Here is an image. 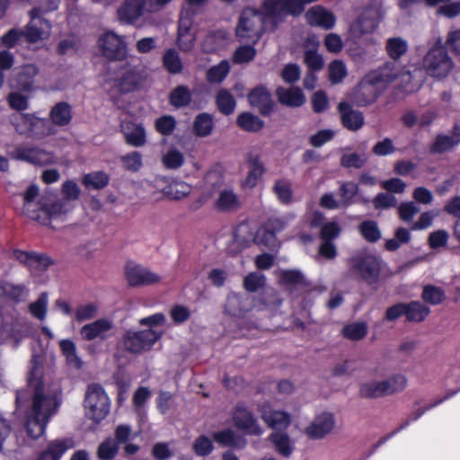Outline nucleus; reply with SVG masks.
I'll return each instance as SVG.
<instances>
[{
    "label": "nucleus",
    "instance_id": "57",
    "mask_svg": "<svg viewBox=\"0 0 460 460\" xmlns=\"http://www.w3.org/2000/svg\"><path fill=\"white\" fill-rule=\"evenodd\" d=\"M229 72V65L222 61L218 65L210 67L207 72V80L212 84L221 83Z\"/></svg>",
    "mask_w": 460,
    "mask_h": 460
},
{
    "label": "nucleus",
    "instance_id": "18",
    "mask_svg": "<svg viewBox=\"0 0 460 460\" xmlns=\"http://www.w3.org/2000/svg\"><path fill=\"white\" fill-rule=\"evenodd\" d=\"M403 73V66L399 61H388L378 69L369 73L372 78L384 89Z\"/></svg>",
    "mask_w": 460,
    "mask_h": 460
},
{
    "label": "nucleus",
    "instance_id": "6",
    "mask_svg": "<svg viewBox=\"0 0 460 460\" xmlns=\"http://www.w3.org/2000/svg\"><path fill=\"white\" fill-rule=\"evenodd\" d=\"M161 337L162 332L151 328L142 331L127 330L119 342L124 350L137 355L150 350Z\"/></svg>",
    "mask_w": 460,
    "mask_h": 460
},
{
    "label": "nucleus",
    "instance_id": "12",
    "mask_svg": "<svg viewBox=\"0 0 460 460\" xmlns=\"http://www.w3.org/2000/svg\"><path fill=\"white\" fill-rule=\"evenodd\" d=\"M10 155L13 159L24 161L40 166L55 163V156L51 152L39 147L20 146H17Z\"/></svg>",
    "mask_w": 460,
    "mask_h": 460
},
{
    "label": "nucleus",
    "instance_id": "56",
    "mask_svg": "<svg viewBox=\"0 0 460 460\" xmlns=\"http://www.w3.org/2000/svg\"><path fill=\"white\" fill-rule=\"evenodd\" d=\"M190 188L181 181H175L168 185L164 190V193L170 199L177 200L189 195Z\"/></svg>",
    "mask_w": 460,
    "mask_h": 460
},
{
    "label": "nucleus",
    "instance_id": "60",
    "mask_svg": "<svg viewBox=\"0 0 460 460\" xmlns=\"http://www.w3.org/2000/svg\"><path fill=\"white\" fill-rule=\"evenodd\" d=\"M48 307V294L43 292L40 295L38 299L30 304L29 311L37 319L42 321L46 317Z\"/></svg>",
    "mask_w": 460,
    "mask_h": 460
},
{
    "label": "nucleus",
    "instance_id": "4",
    "mask_svg": "<svg viewBox=\"0 0 460 460\" xmlns=\"http://www.w3.org/2000/svg\"><path fill=\"white\" fill-rule=\"evenodd\" d=\"M267 22L260 10L246 8L239 17L235 35L240 41L255 44L263 34Z\"/></svg>",
    "mask_w": 460,
    "mask_h": 460
},
{
    "label": "nucleus",
    "instance_id": "33",
    "mask_svg": "<svg viewBox=\"0 0 460 460\" xmlns=\"http://www.w3.org/2000/svg\"><path fill=\"white\" fill-rule=\"evenodd\" d=\"M261 419L273 429H283L290 424V417L288 413L271 411L265 407L261 411Z\"/></svg>",
    "mask_w": 460,
    "mask_h": 460
},
{
    "label": "nucleus",
    "instance_id": "55",
    "mask_svg": "<svg viewBox=\"0 0 460 460\" xmlns=\"http://www.w3.org/2000/svg\"><path fill=\"white\" fill-rule=\"evenodd\" d=\"M266 277L261 272H251L243 279V288L246 291L254 293L264 288Z\"/></svg>",
    "mask_w": 460,
    "mask_h": 460
},
{
    "label": "nucleus",
    "instance_id": "8",
    "mask_svg": "<svg viewBox=\"0 0 460 460\" xmlns=\"http://www.w3.org/2000/svg\"><path fill=\"white\" fill-rule=\"evenodd\" d=\"M349 268L345 278L358 277L368 284L376 283L379 278L381 267L379 260L374 255H365L351 258Z\"/></svg>",
    "mask_w": 460,
    "mask_h": 460
},
{
    "label": "nucleus",
    "instance_id": "62",
    "mask_svg": "<svg viewBox=\"0 0 460 460\" xmlns=\"http://www.w3.org/2000/svg\"><path fill=\"white\" fill-rule=\"evenodd\" d=\"M109 182V177L102 172L86 174L84 177V184L87 188L100 190L104 188Z\"/></svg>",
    "mask_w": 460,
    "mask_h": 460
},
{
    "label": "nucleus",
    "instance_id": "15",
    "mask_svg": "<svg viewBox=\"0 0 460 460\" xmlns=\"http://www.w3.org/2000/svg\"><path fill=\"white\" fill-rule=\"evenodd\" d=\"M126 279L130 287L149 286L159 283L158 274L134 263H128L125 268Z\"/></svg>",
    "mask_w": 460,
    "mask_h": 460
},
{
    "label": "nucleus",
    "instance_id": "21",
    "mask_svg": "<svg viewBox=\"0 0 460 460\" xmlns=\"http://www.w3.org/2000/svg\"><path fill=\"white\" fill-rule=\"evenodd\" d=\"M279 283L291 295H293L296 289L306 290L310 287V282L301 271L296 270H280L279 274Z\"/></svg>",
    "mask_w": 460,
    "mask_h": 460
},
{
    "label": "nucleus",
    "instance_id": "22",
    "mask_svg": "<svg viewBox=\"0 0 460 460\" xmlns=\"http://www.w3.org/2000/svg\"><path fill=\"white\" fill-rule=\"evenodd\" d=\"M67 212V208L62 201H54L50 196L40 198L39 219H34L42 225H48L50 218Z\"/></svg>",
    "mask_w": 460,
    "mask_h": 460
},
{
    "label": "nucleus",
    "instance_id": "38",
    "mask_svg": "<svg viewBox=\"0 0 460 460\" xmlns=\"http://www.w3.org/2000/svg\"><path fill=\"white\" fill-rule=\"evenodd\" d=\"M51 121L57 126H66L72 119V107L65 102H58L49 113Z\"/></svg>",
    "mask_w": 460,
    "mask_h": 460
},
{
    "label": "nucleus",
    "instance_id": "43",
    "mask_svg": "<svg viewBox=\"0 0 460 460\" xmlns=\"http://www.w3.org/2000/svg\"><path fill=\"white\" fill-rule=\"evenodd\" d=\"M385 49L393 61H399L408 51V43L400 37L390 38L386 40Z\"/></svg>",
    "mask_w": 460,
    "mask_h": 460
},
{
    "label": "nucleus",
    "instance_id": "3",
    "mask_svg": "<svg viewBox=\"0 0 460 460\" xmlns=\"http://www.w3.org/2000/svg\"><path fill=\"white\" fill-rule=\"evenodd\" d=\"M206 190L203 196L206 199L211 198L216 191H218V197L215 201V208L220 212H235L242 207V202L238 195L232 190H221L223 185V177L218 172H209L205 178Z\"/></svg>",
    "mask_w": 460,
    "mask_h": 460
},
{
    "label": "nucleus",
    "instance_id": "31",
    "mask_svg": "<svg viewBox=\"0 0 460 460\" xmlns=\"http://www.w3.org/2000/svg\"><path fill=\"white\" fill-rule=\"evenodd\" d=\"M247 164L249 172L245 179V184L252 188L266 170L261 157L256 153L251 152L247 155Z\"/></svg>",
    "mask_w": 460,
    "mask_h": 460
},
{
    "label": "nucleus",
    "instance_id": "53",
    "mask_svg": "<svg viewBox=\"0 0 460 460\" xmlns=\"http://www.w3.org/2000/svg\"><path fill=\"white\" fill-rule=\"evenodd\" d=\"M194 132L199 137H207L208 136L213 128V120L209 114L201 113L199 114L193 125Z\"/></svg>",
    "mask_w": 460,
    "mask_h": 460
},
{
    "label": "nucleus",
    "instance_id": "48",
    "mask_svg": "<svg viewBox=\"0 0 460 460\" xmlns=\"http://www.w3.org/2000/svg\"><path fill=\"white\" fill-rule=\"evenodd\" d=\"M343 336L350 341H360L367 333V325L364 322H356L345 325L341 331Z\"/></svg>",
    "mask_w": 460,
    "mask_h": 460
},
{
    "label": "nucleus",
    "instance_id": "42",
    "mask_svg": "<svg viewBox=\"0 0 460 460\" xmlns=\"http://www.w3.org/2000/svg\"><path fill=\"white\" fill-rule=\"evenodd\" d=\"M59 347L67 365L73 368L80 369L83 366V361L77 355L75 344L70 340H62L59 342Z\"/></svg>",
    "mask_w": 460,
    "mask_h": 460
},
{
    "label": "nucleus",
    "instance_id": "29",
    "mask_svg": "<svg viewBox=\"0 0 460 460\" xmlns=\"http://www.w3.org/2000/svg\"><path fill=\"white\" fill-rule=\"evenodd\" d=\"M113 327L112 322L107 319H98L91 323L85 324L81 328L80 334L85 341L94 339H105L106 333Z\"/></svg>",
    "mask_w": 460,
    "mask_h": 460
},
{
    "label": "nucleus",
    "instance_id": "63",
    "mask_svg": "<svg viewBox=\"0 0 460 460\" xmlns=\"http://www.w3.org/2000/svg\"><path fill=\"white\" fill-rule=\"evenodd\" d=\"M192 449L197 456H207L213 451L214 445L208 437L201 435L194 440Z\"/></svg>",
    "mask_w": 460,
    "mask_h": 460
},
{
    "label": "nucleus",
    "instance_id": "17",
    "mask_svg": "<svg viewBox=\"0 0 460 460\" xmlns=\"http://www.w3.org/2000/svg\"><path fill=\"white\" fill-rule=\"evenodd\" d=\"M234 426L243 430L247 435L261 436L262 429L252 411L244 407H237L233 415Z\"/></svg>",
    "mask_w": 460,
    "mask_h": 460
},
{
    "label": "nucleus",
    "instance_id": "47",
    "mask_svg": "<svg viewBox=\"0 0 460 460\" xmlns=\"http://www.w3.org/2000/svg\"><path fill=\"white\" fill-rule=\"evenodd\" d=\"M358 394L361 398L376 399L385 396L381 381L370 380L362 383L359 386Z\"/></svg>",
    "mask_w": 460,
    "mask_h": 460
},
{
    "label": "nucleus",
    "instance_id": "20",
    "mask_svg": "<svg viewBox=\"0 0 460 460\" xmlns=\"http://www.w3.org/2000/svg\"><path fill=\"white\" fill-rule=\"evenodd\" d=\"M146 79L145 70L128 67L117 80V85L122 93L133 92L140 88Z\"/></svg>",
    "mask_w": 460,
    "mask_h": 460
},
{
    "label": "nucleus",
    "instance_id": "54",
    "mask_svg": "<svg viewBox=\"0 0 460 460\" xmlns=\"http://www.w3.org/2000/svg\"><path fill=\"white\" fill-rule=\"evenodd\" d=\"M273 191L282 203L288 204L292 201V189L289 181L284 179L277 180L273 186Z\"/></svg>",
    "mask_w": 460,
    "mask_h": 460
},
{
    "label": "nucleus",
    "instance_id": "10",
    "mask_svg": "<svg viewBox=\"0 0 460 460\" xmlns=\"http://www.w3.org/2000/svg\"><path fill=\"white\" fill-rule=\"evenodd\" d=\"M384 90L368 74L353 91L351 100L355 105L365 107L375 102Z\"/></svg>",
    "mask_w": 460,
    "mask_h": 460
},
{
    "label": "nucleus",
    "instance_id": "40",
    "mask_svg": "<svg viewBox=\"0 0 460 460\" xmlns=\"http://www.w3.org/2000/svg\"><path fill=\"white\" fill-rule=\"evenodd\" d=\"M192 99L190 90L186 85H178L169 94V102L175 108H182L190 105Z\"/></svg>",
    "mask_w": 460,
    "mask_h": 460
},
{
    "label": "nucleus",
    "instance_id": "49",
    "mask_svg": "<svg viewBox=\"0 0 460 460\" xmlns=\"http://www.w3.org/2000/svg\"><path fill=\"white\" fill-rule=\"evenodd\" d=\"M421 298L424 302L437 305L442 304L446 299V294L444 290L433 285H427L423 288Z\"/></svg>",
    "mask_w": 460,
    "mask_h": 460
},
{
    "label": "nucleus",
    "instance_id": "34",
    "mask_svg": "<svg viewBox=\"0 0 460 460\" xmlns=\"http://www.w3.org/2000/svg\"><path fill=\"white\" fill-rule=\"evenodd\" d=\"M22 117L30 125V132L32 137L41 139L53 133L52 128L47 119L36 118L31 114H23Z\"/></svg>",
    "mask_w": 460,
    "mask_h": 460
},
{
    "label": "nucleus",
    "instance_id": "51",
    "mask_svg": "<svg viewBox=\"0 0 460 460\" xmlns=\"http://www.w3.org/2000/svg\"><path fill=\"white\" fill-rule=\"evenodd\" d=\"M228 40V33L225 31H216L209 33L205 40L204 46L207 51H216L221 47L225 46Z\"/></svg>",
    "mask_w": 460,
    "mask_h": 460
},
{
    "label": "nucleus",
    "instance_id": "58",
    "mask_svg": "<svg viewBox=\"0 0 460 460\" xmlns=\"http://www.w3.org/2000/svg\"><path fill=\"white\" fill-rule=\"evenodd\" d=\"M242 304L241 296L237 295L229 296L225 305V313L233 317H242L246 312Z\"/></svg>",
    "mask_w": 460,
    "mask_h": 460
},
{
    "label": "nucleus",
    "instance_id": "61",
    "mask_svg": "<svg viewBox=\"0 0 460 460\" xmlns=\"http://www.w3.org/2000/svg\"><path fill=\"white\" fill-rule=\"evenodd\" d=\"M254 242L258 244H263L270 250H274L279 247V243L276 238V234L270 232V230L261 227L255 236Z\"/></svg>",
    "mask_w": 460,
    "mask_h": 460
},
{
    "label": "nucleus",
    "instance_id": "41",
    "mask_svg": "<svg viewBox=\"0 0 460 460\" xmlns=\"http://www.w3.org/2000/svg\"><path fill=\"white\" fill-rule=\"evenodd\" d=\"M236 124L248 132H258L264 127V122L258 116L251 112H243L238 115Z\"/></svg>",
    "mask_w": 460,
    "mask_h": 460
},
{
    "label": "nucleus",
    "instance_id": "24",
    "mask_svg": "<svg viewBox=\"0 0 460 460\" xmlns=\"http://www.w3.org/2000/svg\"><path fill=\"white\" fill-rule=\"evenodd\" d=\"M341 120L344 128L350 131H358L365 123L364 115L361 111L353 110L348 102H341L338 105Z\"/></svg>",
    "mask_w": 460,
    "mask_h": 460
},
{
    "label": "nucleus",
    "instance_id": "50",
    "mask_svg": "<svg viewBox=\"0 0 460 460\" xmlns=\"http://www.w3.org/2000/svg\"><path fill=\"white\" fill-rule=\"evenodd\" d=\"M119 448L118 443L108 438L99 445L96 456L100 460H113L118 455Z\"/></svg>",
    "mask_w": 460,
    "mask_h": 460
},
{
    "label": "nucleus",
    "instance_id": "5",
    "mask_svg": "<svg viewBox=\"0 0 460 460\" xmlns=\"http://www.w3.org/2000/svg\"><path fill=\"white\" fill-rule=\"evenodd\" d=\"M260 11L275 31L288 15L298 16L304 8L298 0H262Z\"/></svg>",
    "mask_w": 460,
    "mask_h": 460
},
{
    "label": "nucleus",
    "instance_id": "11",
    "mask_svg": "<svg viewBox=\"0 0 460 460\" xmlns=\"http://www.w3.org/2000/svg\"><path fill=\"white\" fill-rule=\"evenodd\" d=\"M102 55L111 60H123L127 57V44L121 37L109 31L98 40Z\"/></svg>",
    "mask_w": 460,
    "mask_h": 460
},
{
    "label": "nucleus",
    "instance_id": "45",
    "mask_svg": "<svg viewBox=\"0 0 460 460\" xmlns=\"http://www.w3.org/2000/svg\"><path fill=\"white\" fill-rule=\"evenodd\" d=\"M163 66L172 75L181 74L184 67L178 52L173 49H167L163 55Z\"/></svg>",
    "mask_w": 460,
    "mask_h": 460
},
{
    "label": "nucleus",
    "instance_id": "26",
    "mask_svg": "<svg viewBox=\"0 0 460 460\" xmlns=\"http://www.w3.org/2000/svg\"><path fill=\"white\" fill-rule=\"evenodd\" d=\"M305 19L310 25L325 30L332 29L336 21L334 14L321 5L310 8L305 13Z\"/></svg>",
    "mask_w": 460,
    "mask_h": 460
},
{
    "label": "nucleus",
    "instance_id": "52",
    "mask_svg": "<svg viewBox=\"0 0 460 460\" xmlns=\"http://www.w3.org/2000/svg\"><path fill=\"white\" fill-rule=\"evenodd\" d=\"M358 230L364 239L369 243H376L381 238V232L376 221H363L358 226Z\"/></svg>",
    "mask_w": 460,
    "mask_h": 460
},
{
    "label": "nucleus",
    "instance_id": "46",
    "mask_svg": "<svg viewBox=\"0 0 460 460\" xmlns=\"http://www.w3.org/2000/svg\"><path fill=\"white\" fill-rule=\"evenodd\" d=\"M216 104L221 113L230 115L234 111L236 102L233 94L228 90L221 89L217 93Z\"/></svg>",
    "mask_w": 460,
    "mask_h": 460
},
{
    "label": "nucleus",
    "instance_id": "27",
    "mask_svg": "<svg viewBox=\"0 0 460 460\" xmlns=\"http://www.w3.org/2000/svg\"><path fill=\"white\" fill-rule=\"evenodd\" d=\"M276 95L280 104L290 108L301 107L306 101L305 95L298 87L279 86L276 89Z\"/></svg>",
    "mask_w": 460,
    "mask_h": 460
},
{
    "label": "nucleus",
    "instance_id": "25",
    "mask_svg": "<svg viewBox=\"0 0 460 460\" xmlns=\"http://www.w3.org/2000/svg\"><path fill=\"white\" fill-rule=\"evenodd\" d=\"M75 441L71 438L51 440L39 455L37 460H59L66 451L75 447Z\"/></svg>",
    "mask_w": 460,
    "mask_h": 460
},
{
    "label": "nucleus",
    "instance_id": "36",
    "mask_svg": "<svg viewBox=\"0 0 460 460\" xmlns=\"http://www.w3.org/2000/svg\"><path fill=\"white\" fill-rule=\"evenodd\" d=\"M269 440L273 444L275 450L283 457H289L293 451L290 437L287 433L273 432L269 437Z\"/></svg>",
    "mask_w": 460,
    "mask_h": 460
},
{
    "label": "nucleus",
    "instance_id": "30",
    "mask_svg": "<svg viewBox=\"0 0 460 460\" xmlns=\"http://www.w3.org/2000/svg\"><path fill=\"white\" fill-rule=\"evenodd\" d=\"M460 143V126L456 125L453 128L452 134L448 135H438L430 146V153L432 154H442L451 150L454 146Z\"/></svg>",
    "mask_w": 460,
    "mask_h": 460
},
{
    "label": "nucleus",
    "instance_id": "32",
    "mask_svg": "<svg viewBox=\"0 0 460 460\" xmlns=\"http://www.w3.org/2000/svg\"><path fill=\"white\" fill-rule=\"evenodd\" d=\"M39 195V188L36 185H31L23 194L22 212L31 219H39L40 199L35 201Z\"/></svg>",
    "mask_w": 460,
    "mask_h": 460
},
{
    "label": "nucleus",
    "instance_id": "13",
    "mask_svg": "<svg viewBox=\"0 0 460 460\" xmlns=\"http://www.w3.org/2000/svg\"><path fill=\"white\" fill-rule=\"evenodd\" d=\"M336 420L333 413L323 411L316 415L305 429V434L311 439H323L335 429Z\"/></svg>",
    "mask_w": 460,
    "mask_h": 460
},
{
    "label": "nucleus",
    "instance_id": "16",
    "mask_svg": "<svg viewBox=\"0 0 460 460\" xmlns=\"http://www.w3.org/2000/svg\"><path fill=\"white\" fill-rule=\"evenodd\" d=\"M39 74L37 66L28 64L21 67L10 82L13 90L31 93L34 91V78Z\"/></svg>",
    "mask_w": 460,
    "mask_h": 460
},
{
    "label": "nucleus",
    "instance_id": "39",
    "mask_svg": "<svg viewBox=\"0 0 460 460\" xmlns=\"http://www.w3.org/2000/svg\"><path fill=\"white\" fill-rule=\"evenodd\" d=\"M430 314V309L420 301L406 303L405 317L408 322L421 323Z\"/></svg>",
    "mask_w": 460,
    "mask_h": 460
},
{
    "label": "nucleus",
    "instance_id": "64",
    "mask_svg": "<svg viewBox=\"0 0 460 460\" xmlns=\"http://www.w3.org/2000/svg\"><path fill=\"white\" fill-rule=\"evenodd\" d=\"M358 187L352 181L343 182L340 188V197L342 207H348L352 203V199L358 193Z\"/></svg>",
    "mask_w": 460,
    "mask_h": 460
},
{
    "label": "nucleus",
    "instance_id": "14",
    "mask_svg": "<svg viewBox=\"0 0 460 460\" xmlns=\"http://www.w3.org/2000/svg\"><path fill=\"white\" fill-rule=\"evenodd\" d=\"M58 8V3L55 0H49V7H35L30 12V15L31 18V22L27 25L26 30L23 31V39H25L30 43H35L40 40L43 39L44 31L42 27H39L36 20L40 19V15L43 13L49 12L52 10H56ZM38 22L42 25L45 24L48 26L46 21L39 20Z\"/></svg>",
    "mask_w": 460,
    "mask_h": 460
},
{
    "label": "nucleus",
    "instance_id": "7",
    "mask_svg": "<svg viewBox=\"0 0 460 460\" xmlns=\"http://www.w3.org/2000/svg\"><path fill=\"white\" fill-rule=\"evenodd\" d=\"M84 408L86 415L95 422H100L107 416L110 411V400L102 385L98 384L88 385Z\"/></svg>",
    "mask_w": 460,
    "mask_h": 460
},
{
    "label": "nucleus",
    "instance_id": "9",
    "mask_svg": "<svg viewBox=\"0 0 460 460\" xmlns=\"http://www.w3.org/2000/svg\"><path fill=\"white\" fill-rule=\"evenodd\" d=\"M381 20V13L377 7L368 6L363 10L358 18L353 22L349 29V37L353 41L375 31Z\"/></svg>",
    "mask_w": 460,
    "mask_h": 460
},
{
    "label": "nucleus",
    "instance_id": "44",
    "mask_svg": "<svg viewBox=\"0 0 460 460\" xmlns=\"http://www.w3.org/2000/svg\"><path fill=\"white\" fill-rule=\"evenodd\" d=\"M381 383L385 396H386L402 392L407 385V378L402 374H394L382 380Z\"/></svg>",
    "mask_w": 460,
    "mask_h": 460
},
{
    "label": "nucleus",
    "instance_id": "23",
    "mask_svg": "<svg viewBox=\"0 0 460 460\" xmlns=\"http://www.w3.org/2000/svg\"><path fill=\"white\" fill-rule=\"evenodd\" d=\"M251 106L256 108L261 115H270L274 107V102L270 92L263 86L255 87L248 96Z\"/></svg>",
    "mask_w": 460,
    "mask_h": 460
},
{
    "label": "nucleus",
    "instance_id": "35",
    "mask_svg": "<svg viewBox=\"0 0 460 460\" xmlns=\"http://www.w3.org/2000/svg\"><path fill=\"white\" fill-rule=\"evenodd\" d=\"M121 130L128 144L134 146H142L146 143L144 128L130 121L121 123Z\"/></svg>",
    "mask_w": 460,
    "mask_h": 460
},
{
    "label": "nucleus",
    "instance_id": "37",
    "mask_svg": "<svg viewBox=\"0 0 460 460\" xmlns=\"http://www.w3.org/2000/svg\"><path fill=\"white\" fill-rule=\"evenodd\" d=\"M28 289L24 285H14L9 282H0V297L8 298L14 303L24 300Z\"/></svg>",
    "mask_w": 460,
    "mask_h": 460
},
{
    "label": "nucleus",
    "instance_id": "19",
    "mask_svg": "<svg viewBox=\"0 0 460 460\" xmlns=\"http://www.w3.org/2000/svg\"><path fill=\"white\" fill-rule=\"evenodd\" d=\"M145 13H150L148 0H125L118 10L119 20L127 23L134 22Z\"/></svg>",
    "mask_w": 460,
    "mask_h": 460
},
{
    "label": "nucleus",
    "instance_id": "2",
    "mask_svg": "<svg viewBox=\"0 0 460 460\" xmlns=\"http://www.w3.org/2000/svg\"><path fill=\"white\" fill-rule=\"evenodd\" d=\"M454 66L442 38H437L423 58V69L429 76L442 79L452 72Z\"/></svg>",
    "mask_w": 460,
    "mask_h": 460
},
{
    "label": "nucleus",
    "instance_id": "1",
    "mask_svg": "<svg viewBox=\"0 0 460 460\" xmlns=\"http://www.w3.org/2000/svg\"><path fill=\"white\" fill-rule=\"evenodd\" d=\"M31 365L28 388L31 394V402L25 413L24 428L29 437L37 439L44 434L49 419L58 411L60 398L57 393L47 391L43 385L41 356L33 355Z\"/></svg>",
    "mask_w": 460,
    "mask_h": 460
},
{
    "label": "nucleus",
    "instance_id": "28",
    "mask_svg": "<svg viewBox=\"0 0 460 460\" xmlns=\"http://www.w3.org/2000/svg\"><path fill=\"white\" fill-rule=\"evenodd\" d=\"M213 439L224 447H232L234 449H243L247 445V439L240 434H237L231 429H225L212 435Z\"/></svg>",
    "mask_w": 460,
    "mask_h": 460
},
{
    "label": "nucleus",
    "instance_id": "59",
    "mask_svg": "<svg viewBox=\"0 0 460 460\" xmlns=\"http://www.w3.org/2000/svg\"><path fill=\"white\" fill-rule=\"evenodd\" d=\"M367 162V156L358 153L344 154L341 157V165L345 168L360 169L365 166Z\"/></svg>",
    "mask_w": 460,
    "mask_h": 460
}]
</instances>
